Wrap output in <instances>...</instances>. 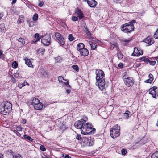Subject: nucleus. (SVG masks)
I'll return each instance as SVG.
<instances>
[{
    "mask_svg": "<svg viewBox=\"0 0 158 158\" xmlns=\"http://www.w3.org/2000/svg\"><path fill=\"white\" fill-rule=\"evenodd\" d=\"M74 125L77 129H80L81 133L84 135L94 134L96 130L91 123H86L83 119L76 121Z\"/></svg>",
    "mask_w": 158,
    "mask_h": 158,
    "instance_id": "obj_1",
    "label": "nucleus"
},
{
    "mask_svg": "<svg viewBox=\"0 0 158 158\" xmlns=\"http://www.w3.org/2000/svg\"><path fill=\"white\" fill-rule=\"evenodd\" d=\"M95 73L96 75V80L97 81L95 83L96 85L99 89H103L105 84L104 72L102 70L97 69L96 70Z\"/></svg>",
    "mask_w": 158,
    "mask_h": 158,
    "instance_id": "obj_2",
    "label": "nucleus"
},
{
    "mask_svg": "<svg viewBox=\"0 0 158 158\" xmlns=\"http://www.w3.org/2000/svg\"><path fill=\"white\" fill-rule=\"evenodd\" d=\"M135 22V20H132L130 22L122 25L121 27V30L127 33H131L134 30V27L133 23Z\"/></svg>",
    "mask_w": 158,
    "mask_h": 158,
    "instance_id": "obj_3",
    "label": "nucleus"
},
{
    "mask_svg": "<svg viewBox=\"0 0 158 158\" xmlns=\"http://www.w3.org/2000/svg\"><path fill=\"white\" fill-rule=\"evenodd\" d=\"M12 107L11 104L8 102L2 103L0 105V113L4 115L9 113L11 110Z\"/></svg>",
    "mask_w": 158,
    "mask_h": 158,
    "instance_id": "obj_4",
    "label": "nucleus"
},
{
    "mask_svg": "<svg viewBox=\"0 0 158 158\" xmlns=\"http://www.w3.org/2000/svg\"><path fill=\"white\" fill-rule=\"evenodd\" d=\"M110 135L111 137L114 139L119 136L120 134V127L116 125L110 130Z\"/></svg>",
    "mask_w": 158,
    "mask_h": 158,
    "instance_id": "obj_5",
    "label": "nucleus"
},
{
    "mask_svg": "<svg viewBox=\"0 0 158 158\" xmlns=\"http://www.w3.org/2000/svg\"><path fill=\"white\" fill-rule=\"evenodd\" d=\"M127 72H125L123 79L124 80L125 85L128 87L132 85L134 83V80L132 77H130L126 75Z\"/></svg>",
    "mask_w": 158,
    "mask_h": 158,
    "instance_id": "obj_6",
    "label": "nucleus"
},
{
    "mask_svg": "<svg viewBox=\"0 0 158 158\" xmlns=\"http://www.w3.org/2000/svg\"><path fill=\"white\" fill-rule=\"evenodd\" d=\"M55 36L58 40L60 46L64 45L65 44L64 40L62 35L59 32L54 33Z\"/></svg>",
    "mask_w": 158,
    "mask_h": 158,
    "instance_id": "obj_7",
    "label": "nucleus"
},
{
    "mask_svg": "<svg viewBox=\"0 0 158 158\" xmlns=\"http://www.w3.org/2000/svg\"><path fill=\"white\" fill-rule=\"evenodd\" d=\"M50 36L48 35L44 36L41 39V42L45 45L48 46L50 44Z\"/></svg>",
    "mask_w": 158,
    "mask_h": 158,
    "instance_id": "obj_8",
    "label": "nucleus"
},
{
    "mask_svg": "<svg viewBox=\"0 0 158 158\" xmlns=\"http://www.w3.org/2000/svg\"><path fill=\"white\" fill-rule=\"evenodd\" d=\"M149 90V94L152 95L153 98H156V96H158V89L156 86H153Z\"/></svg>",
    "mask_w": 158,
    "mask_h": 158,
    "instance_id": "obj_9",
    "label": "nucleus"
},
{
    "mask_svg": "<svg viewBox=\"0 0 158 158\" xmlns=\"http://www.w3.org/2000/svg\"><path fill=\"white\" fill-rule=\"evenodd\" d=\"M83 144L84 146H91L94 145V142L91 139H88L87 138H85L84 139V141H83Z\"/></svg>",
    "mask_w": 158,
    "mask_h": 158,
    "instance_id": "obj_10",
    "label": "nucleus"
},
{
    "mask_svg": "<svg viewBox=\"0 0 158 158\" xmlns=\"http://www.w3.org/2000/svg\"><path fill=\"white\" fill-rule=\"evenodd\" d=\"M83 0L85 2L87 1L88 4L91 7H95L97 4V2L95 0Z\"/></svg>",
    "mask_w": 158,
    "mask_h": 158,
    "instance_id": "obj_11",
    "label": "nucleus"
},
{
    "mask_svg": "<svg viewBox=\"0 0 158 158\" xmlns=\"http://www.w3.org/2000/svg\"><path fill=\"white\" fill-rule=\"evenodd\" d=\"M7 154L10 156H12L13 158H22L21 156L19 154H16L14 155V153L11 150L8 151L7 152Z\"/></svg>",
    "mask_w": 158,
    "mask_h": 158,
    "instance_id": "obj_12",
    "label": "nucleus"
},
{
    "mask_svg": "<svg viewBox=\"0 0 158 158\" xmlns=\"http://www.w3.org/2000/svg\"><path fill=\"white\" fill-rule=\"evenodd\" d=\"M143 41L149 44V45L153 44L154 43V40H153V38L149 36L144 39Z\"/></svg>",
    "mask_w": 158,
    "mask_h": 158,
    "instance_id": "obj_13",
    "label": "nucleus"
},
{
    "mask_svg": "<svg viewBox=\"0 0 158 158\" xmlns=\"http://www.w3.org/2000/svg\"><path fill=\"white\" fill-rule=\"evenodd\" d=\"M143 52L141 51V52H139L138 48L136 47L134 48V50L133 53L132 54V56H138L143 54Z\"/></svg>",
    "mask_w": 158,
    "mask_h": 158,
    "instance_id": "obj_14",
    "label": "nucleus"
},
{
    "mask_svg": "<svg viewBox=\"0 0 158 158\" xmlns=\"http://www.w3.org/2000/svg\"><path fill=\"white\" fill-rule=\"evenodd\" d=\"M79 52L81 55L84 57L87 56L89 54L88 50L86 48L82 49Z\"/></svg>",
    "mask_w": 158,
    "mask_h": 158,
    "instance_id": "obj_15",
    "label": "nucleus"
},
{
    "mask_svg": "<svg viewBox=\"0 0 158 158\" xmlns=\"http://www.w3.org/2000/svg\"><path fill=\"white\" fill-rule=\"evenodd\" d=\"M76 13L78 15V17L80 19H81L84 17L83 14L81 10L78 9L77 10Z\"/></svg>",
    "mask_w": 158,
    "mask_h": 158,
    "instance_id": "obj_16",
    "label": "nucleus"
},
{
    "mask_svg": "<svg viewBox=\"0 0 158 158\" xmlns=\"http://www.w3.org/2000/svg\"><path fill=\"white\" fill-rule=\"evenodd\" d=\"M84 44L82 43H80L77 44V49L78 51H80L81 49L84 48Z\"/></svg>",
    "mask_w": 158,
    "mask_h": 158,
    "instance_id": "obj_17",
    "label": "nucleus"
},
{
    "mask_svg": "<svg viewBox=\"0 0 158 158\" xmlns=\"http://www.w3.org/2000/svg\"><path fill=\"white\" fill-rule=\"evenodd\" d=\"M43 107V105L42 104L41 102H40L38 104L35 105L34 108L35 110H37L41 109Z\"/></svg>",
    "mask_w": 158,
    "mask_h": 158,
    "instance_id": "obj_18",
    "label": "nucleus"
},
{
    "mask_svg": "<svg viewBox=\"0 0 158 158\" xmlns=\"http://www.w3.org/2000/svg\"><path fill=\"white\" fill-rule=\"evenodd\" d=\"M40 102L39 100L35 98H34L32 102V104L34 107L35 105L38 104Z\"/></svg>",
    "mask_w": 158,
    "mask_h": 158,
    "instance_id": "obj_19",
    "label": "nucleus"
},
{
    "mask_svg": "<svg viewBox=\"0 0 158 158\" xmlns=\"http://www.w3.org/2000/svg\"><path fill=\"white\" fill-rule=\"evenodd\" d=\"M131 39V38L127 39H123L121 41L124 46H126L127 45L128 43L129 42Z\"/></svg>",
    "mask_w": 158,
    "mask_h": 158,
    "instance_id": "obj_20",
    "label": "nucleus"
},
{
    "mask_svg": "<svg viewBox=\"0 0 158 158\" xmlns=\"http://www.w3.org/2000/svg\"><path fill=\"white\" fill-rule=\"evenodd\" d=\"M38 73L40 74L41 75L43 76H45L47 75L46 73V72L45 70L43 68L40 69L39 72Z\"/></svg>",
    "mask_w": 158,
    "mask_h": 158,
    "instance_id": "obj_21",
    "label": "nucleus"
},
{
    "mask_svg": "<svg viewBox=\"0 0 158 158\" xmlns=\"http://www.w3.org/2000/svg\"><path fill=\"white\" fill-rule=\"evenodd\" d=\"M25 64L27 65L28 67H31L32 66V63L30 61V60L28 59H25Z\"/></svg>",
    "mask_w": 158,
    "mask_h": 158,
    "instance_id": "obj_22",
    "label": "nucleus"
},
{
    "mask_svg": "<svg viewBox=\"0 0 158 158\" xmlns=\"http://www.w3.org/2000/svg\"><path fill=\"white\" fill-rule=\"evenodd\" d=\"M83 27L85 29V32L87 34H88V35H89L90 36L91 35V32H90L88 29L87 28V26L86 25L85 23L83 25Z\"/></svg>",
    "mask_w": 158,
    "mask_h": 158,
    "instance_id": "obj_23",
    "label": "nucleus"
},
{
    "mask_svg": "<svg viewBox=\"0 0 158 158\" xmlns=\"http://www.w3.org/2000/svg\"><path fill=\"white\" fill-rule=\"evenodd\" d=\"M5 30L4 24L3 23L0 24V31L2 32L5 31Z\"/></svg>",
    "mask_w": 158,
    "mask_h": 158,
    "instance_id": "obj_24",
    "label": "nucleus"
},
{
    "mask_svg": "<svg viewBox=\"0 0 158 158\" xmlns=\"http://www.w3.org/2000/svg\"><path fill=\"white\" fill-rule=\"evenodd\" d=\"M117 56L119 59H121L123 58V55L121 53V52L118 51L117 53Z\"/></svg>",
    "mask_w": 158,
    "mask_h": 158,
    "instance_id": "obj_25",
    "label": "nucleus"
},
{
    "mask_svg": "<svg viewBox=\"0 0 158 158\" xmlns=\"http://www.w3.org/2000/svg\"><path fill=\"white\" fill-rule=\"evenodd\" d=\"M24 18V16L23 15H21L19 17L18 23H20L23 22Z\"/></svg>",
    "mask_w": 158,
    "mask_h": 158,
    "instance_id": "obj_26",
    "label": "nucleus"
},
{
    "mask_svg": "<svg viewBox=\"0 0 158 158\" xmlns=\"http://www.w3.org/2000/svg\"><path fill=\"white\" fill-rule=\"evenodd\" d=\"M89 44L92 49H95L96 48L97 46L96 44L94 42H90Z\"/></svg>",
    "mask_w": 158,
    "mask_h": 158,
    "instance_id": "obj_27",
    "label": "nucleus"
},
{
    "mask_svg": "<svg viewBox=\"0 0 158 158\" xmlns=\"http://www.w3.org/2000/svg\"><path fill=\"white\" fill-rule=\"evenodd\" d=\"M152 158H158V152H156L151 155Z\"/></svg>",
    "mask_w": 158,
    "mask_h": 158,
    "instance_id": "obj_28",
    "label": "nucleus"
},
{
    "mask_svg": "<svg viewBox=\"0 0 158 158\" xmlns=\"http://www.w3.org/2000/svg\"><path fill=\"white\" fill-rule=\"evenodd\" d=\"M130 113V112L128 111H126L125 113L123 114V117L124 118H128L129 117V113Z\"/></svg>",
    "mask_w": 158,
    "mask_h": 158,
    "instance_id": "obj_29",
    "label": "nucleus"
},
{
    "mask_svg": "<svg viewBox=\"0 0 158 158\" xmlns=\"http://www.w3.org/2000/svg\"><path fill=\"white\" fill-rule=\"evenodd\" d=\"M18 63L16 61H15L13 62L12 64V67L13 68L15 69L18 67Z\"/></svg>",
    "mask_w": 158,
    "mask_h": 158,
    "instance_id": "obj_30",
    "label": "nucleus"
},
{
    "mask_svg": "<svg viewBox=\"0 0 158 158\" xmlns=\"http://www.w3.org/2000/svg\"><path fill=\"white\" fill-rule=\"evenodd\" d=\"M58 80L60 82H61L62 83H64L63 81L62 80H64L65 81H66L67 80L65 79H64V78L62 77V76H59L58 77Z\"/></svg>",
    "mask_w": 158,
    "mask_h": 158,
    "instance_id": "obj_31",
    "label": "nucleus"
},
{
    "mask_svg": "<svg viewBox=\"0 0 158 158\" xmlns=\"http://www.w3.org/2000/svg\"><path fill=\"white\" fill-rule=\"evenodd\" d=\"M24 137L25 139H27L28 140L32 141L33 139L29 136L26 135H24Z\"/></svg>",
    "mask_w": 158,
    "mask_h": 158,
    "instance_id": "obj_32",
    "label": "nucleus"
},
{
    "mask_svg": "<svg viewBox=\"0 0 158 158\" xmlns=\"http://www.w3.org/2000/svg\"><path fill=\"white\" fill-rule=\"evenodd\" d=\"M18 41L21 42L23 44H24L25 43L24 39L22 38H20L18 40Z\"/></svg>",
    "mask_w": 158,
    "mask_h": 158,
    "instance_id": "obj_33",
    "label": "nucleus"
},
{
    "mask_svg": "<svg viewBox=\"0 0 158 158\" xmlns=\"http://www.w3.org/2000/svg\"><path fill=\"white\" fill-rule=\"evenodd\" d=\"M72 67L76 71L78 72L79 70V67L78 65H74L72 66Z\"/></svg>",
    "mask_w": 158,
    "mask_h": 158,
    "instance_id": "obj_34",
    "label": "nucleus"
},
{
    "mask_svg": "<svg viewBox=\"0 0 158 158\" xmlns=\"http://www.w3.org/2000/svg\"><path fill=\"white\" fill-rule=\"evenodd\" d=\"M38 15L37 13H35L33 15L32 17V19L34 21H36L38 19Z\"/></svg>",
    "mask_w": 158,
    "mask_h": 158,
    "instance_id": "obj_35",
    "label": "nucleus"
},
{
    "mask_svg": "<svg viewBox=\"0 0 158 158\" xmlns=\"http://www.w3.org/2000/svg\"><path fill=\"white\" fill-rule=\"evenodd\" d=\"M68 40L71 41H72L74 40V37L72 34H70L68 36Z\"/></svg>",
    "mask_w": 158,
    "mask_h": 158,
    "instance_id": "obj_36",
    "label": "nucleus"
},
{
    "mask_svg": "<svg viewBox=\"0 0 158 158\" xmlns=\"http://www.w3.org/2000/svg\"><path fill=\"white\" fill-rule=\"evenodd\" d=\"M16 129L17 130V131H20L22 130V127L21 126L19 125L18 126H17L16 127Z\"/></svg>",
    "mask_w": 158,
    "mask_h": 158,
    "instance_id": "obj_37",
    "label": "nucleus"
},
{
    "mask_svg": "<svg viewBox=\"0 0 158 158\" xmlns=\"http://www.w3.org/2000/svg\"><path fill=\"white\" fill-rule=\"evenodd\" d=\"M154 37L155 39H158V28L154 35Z\"/></svg>",
    "mask_w": 158,
    "mask_h": 158,
    "instance_id": "obj_38",
    "label": "nucleus"
},
{
    "mask_svg": "<svg viewBox=\"0 0 158 158\" xmlns=\"http://www.w3.org/2000/svg\"><path fill=\"white\" fill-rule=\"evenodd\" d=\"M39 34L38 33H36L35 35V37L37 39L36 41H38L40 40V38L39 37Z\"/></svg>",
    "mask_w": 158,
    "mask_h": 158,
    "instance_id": "obj_39",
    "label": "nucleus"
},
{
    "mask_svg": "<svg viewBox=\"0 0 158 158\" xmlns=\"http://www.w3.org/2000/svg\"><path fill=\"white\" fill-rule=\"evenodd\" d=\"M72 20L73 21H76L78 20V18L77 17L73 16L72 17Z\"/></svg>",
    "mask_w": 158,
    "mask_h": 158,
    "instance_id": "obj_40",
    "label": "nucleus"
},
{
    "mask_svg": "<svg viewBox=\"0 0 158 158\" xmlns=\"http://www.w3.org/2000/svg\"><path fill=\"white\" fill-rule=\"evenodd\" d=\"M116 46L115 45L112 44H110V49L112 50L114 48H115V47H116Z\"/></svg>",
    "mask_w": 158,
    "mask_h": 158,
    "instance_id": "obj_41",
    "label": "nucleus"
},
{
    "mask_svg": "<svg viewBox=\"0 0 158 158\" xmlns=\"http://www.w3.org/2000/svg\"><path fill=\"white\" fill-rule=\"evenodd\" d=\"M127 151L125 149H122L121 150V152L122 155H125L127 153Z\"/></svg>",
    "mask_w": 158,
    "mask_h": 158,
    "instance_id": "obj_42",
    "label": "nucleus"
},
{
    "mask_svg": "<svg viewBox=\"0 0 158 158\" xmlns=\"http://www.w3.org/2000/svg\"><path fill=\"white\" fill-rule=\"evenodd\" d=\"M40 149L42 151H45L46 150V148L44 146L41 145L40 147Z\"/></svg>",
    "mask_w": 158,
    "mask_h": 158,
    "instance_id": "obj_43",
    "label": "nucleus"
},
{
    "mask_svg": "<svg viewBox=\"0 0 158 158\" xmlns=\"http://www.w3.org/2000/svg\"><path fill=\"white\" fill-rule=\"evenodd\" d=\"M148 77L149 78V79L150 80H151L152 81H153V75L152 74L150 73L149 74Z\"/></svg>",
    "mask_w": 158,
    "mask_h": 158,
    "instance_id": "obj_44",
    "label": "nucleus"
},
{
    "mask_svg": "<svg viewBox=\"0 0 158 158\" xmlns=\"http://www.w3.org/2000/svg\"><path fill=\"white\" fill-rule=\"evenodd\" d=\"M55 60L56 62H59L61 60V58L60 56H58L56 58Z\"/></svg>",
    "mask_w": 158,
    "mask_h": 158,
    "instance_id": "obj_45",
    "label": "nucleus"
},
{
    "mask_svg": "<svg viewBox=\"0 0 158 158\" xmlns=\"http://www.w3.org/2000/svg\"><path fill=\"white\" fill-rule=\"evenodd\" d=\"M150 65H154L156 63V61H150L149 60V62Z\"/></svg>",
    "mask_w": 158,
    "mask_h": 158,
    "instance_id": "obj_46",
    "label": "nucleus"
},
{
    "mask_svg": "<svg viewBox=\"0 0 158 158\" xmlns=\"http://www.w3.org/2000/svg\"><path fill=\"white\" fill-rule=\"evenodd\" d=\"M67 81L66 82H64V84L67 87L69 88H71L69 84V81L67 80L66 81Z\"/></svg>",
    "mask_w": 158,
    "mask_h": 158,
    "instance_id": "obj_47",
    "label": "nucleus"
},
{
    "mask_svg": "<svg viewBox=\"0 0 158 158\" xmlns=\"http://www.w3.org/2000/svg\"><path fill=\"white\" fill-rule=\"evenodd\" d=\"M152 81L150 80L149 79H148L144 81V82L146 83H151Z\"/></svg>",
    "mask_w": 158,
    "mask_h": 158,
    "instance_id": "obj_48",
    "label": "nucleus"
},
{
    "mask_svg": "<svg viewBox=\"0 0 158 158\" xmlns=\"http://www.w3.org/2000/svg\"><path fill=\"white\" fill-rule=\"evenodd\" d=\"M123 64L122 63H119L118 65V67L120 68H122L123 67Z\"/></svg>",
    "mask_w": 158,
    "mask_h": 158,
    "instance_id": "obj_49",
    "label": "nucleus"
},
{
    "mask_svg": "<svg viewBox=\"0 0 158 158\" xmlns=\"http://www.w3.org/2000/svg\"><path fill=\"white\" fill-rule=\"evenodd\" d=\"M81 136L79 134H77L76 136V139L78 140H80L81 139Z\"/></svg>",
    "mask_w": 158,
    "mask_h": 158,
    "instance_id": "obj_50",
    "label": "nucleus"
},
{
    "mask_svg": "<svg viewBox=\"0 0 158 158\" xmlns=\"http://www.w3.org/2000/svg\"><path fill=\"white\" fill-rule=\"evenodd\" d=\"M43 4H44L43 2L40 1L39 3L38 6L40 7H42L43 6Z\"/></svg>",
    "mask_w": 158,
    "mask_h": 158,
    "instance_id": "obj_51",
    "label": "nucleus"
},
{
    "mask_svg": "<svg viewBox=\"0 0 158 158\" xmlns=\"http://www.w3.org/2000/svg\"><path fill=\"white\" fill-rule=\"evenodd\" d=\"M100 89L102 91V93H104V95L107 94L106 91V90L104 89V87L103 89Z\"/></svg>",
    "mask_w": 158,
    "mask_h": 158,
    "instance_id": "obj_52",
    "label": "nucleus"
},
{
    "mask_svg": "<svg viewBox=\"0 0 158 158\" xmlns=\"http://www.w3.org/2000/svg\"><path fill=\"white\" fill-rule=\"evenodd\" d=\"M149 60H150L149 59L145 57L144 61L148 64V63L149 62Z\"/></svg>",
    "mask_w": 158,
    "mask_h": 158,
    "instance_id": "obj_53",
    "label": "nucleus"
},
{
    "mask_svg": "<svg viewBox=\"0 0 158 158\" xmlns=\"http://www.w3.org/2000/svg\"><path fill=\"white\" fill-rule=\"evenodd\" d=\"M19 73H16L14 74V76L15 77H16V78L18 77L19 76Z\"/></svg>",
    "mask_w": 158,
    "mask_h": 158,
    "instance_id": "obj_54",
    "label": "nucleus"
},
{
    "mask_svg": "<svg viewBox=\"0 0 158 158\" xmlns=\"http://www.w3.org/2000/svg\"><path fill=\"white\" fill-rule=\"evenodd\" d=\"M145 57H143L139 59V60L140 61H144Z\"/></svg>",
    "mask_w": 158,
    "mask_h": 158,
    "instance_id": "obj_55",
    "label": "nucleus"
},
{
    "mask_svg": "<svg viewBox=\"0 0 158 158\" xmlns=\"http://www.w3.org/2000/svg\"><path fill=\"white\" fill-rule=\"evenodd\" d=\"M11 80L13 83H15L16 81V80L15 79V78H14V77L12 76Z\"/></svg>",
    "mask_w": 158,
    "mask_h": 158,
    "instance_id": "obj_56",
    "label": "nucleus"
},
{
    "mask_svg": "<svg viewBox=\"0 0 158 158\" xmlns=\"http://www.w3.org/2000/svg\"><path fill=\"white\" fill-rule=\"evenodd\" d=\"M26 120L25 119H23L22 123L23 124H25L26 123Z\"/></svg>",
    "mask_w": 158,
    "mask_h": 158,
    "instance_id": "obj_57",
    "label": "nucleus"
},
{
    "mask_svg": "<svg viewBox=\"0 0 158 158\" xmlns=\"http://www.w3.org/2000/svg\"><path fill=\"white\" fill-rule=\"evenodd\" d=\"M18 86L20 88H21L23 87L22 85H21V83H19L18 85Z\"/></svg>",
    "mask_w": 158,
    "mask_h": 158,
    "instance_id": "obj_58",
    "label": "nucleus"
},
{
    "mask_svg": "<svg viewBox=\"0 0 158 158\" xmlns=\"http://www.w3.org/2000/svg\"><path fill=\"white\" fill-rule=\"evenodd\" d=\"M0 57H2V56H3V54H2V51L0 50Z\"/></svg>",
    "mask_w": 158,
    "mask_h": 158,
    "instance_id": "obj_59",
    "label": "nucleus"
},
{
    "mask_svg": "<svg viewBox=\"0 0 158 158\" xmlns=\"http://www.w3.org/2000/svg\"><path fill=\"white\" fill-rule=\"evenodd\" d=\"M69 156L68 154H66L64 157V158H69Z\"/></svg>",
    "mask_w": 158,
    "mask_h": 158,
    "instance_id": "obj_60",
    "label": "nucleus"
},
{
    "mask_svg": "<svg viewBox=\"0 0 158 158\" xmlns=\"http://www.w3.org/2000/svg\"><path fill=\"white\" fill-rule=\"evenodd\" d=\"M16 0H12V4H13L14 3H16Z\"/></svg>",
    "mask_w": 158,
    "mask_h": 158,
    "instance_id": "obj_61",
    "label": "nucleus"
},
{
    "mask_svg": "<svg viewBox=\"0 0 158 158\" xmlns=\"http://www.w3.org/2000/svg\"><path fill=\"white\" fill-rule=\"evenodd\" d=\"M21 85H22V86H25L26 85L25 84V82H24L23 83H21Z\"/></svg>",
    "mask_w": 158,
    "mask_h": 158,
    "instance_id": "obj_62",
    "label": "nucleus"
},
{
    "mask_svg": "<svg viewBox=\"0 0 158 158\" xmlns=\"http://www.w3.org/2000/svg\"><path fill=\"white\" fill-rule=\"evenodd\" d=\"M70 92V90L69 89H67L66 90V92L68 94H69Z\"/></svg>",
    "mask_w": 158,
    "mask_h": 158,
    "instance_id": "obj_63",
    "label": "nucleus"
},
{
    "mask_svg": "<svg viewBox=\"0 0 158 158\" xmlns=\"http://www.w3.org/2000/svg\"><path fill=\"white\" fill-rule=\"evenodd\" d=\"M17 131H17V130L16 129V130H14L13 131L15 133H18Z\"/></svg>",
    "mask_w": 158,
    "mask_h": 158,
    "instance_id": "obj_64",
    "label": "nucleus"
}]
</instances>
